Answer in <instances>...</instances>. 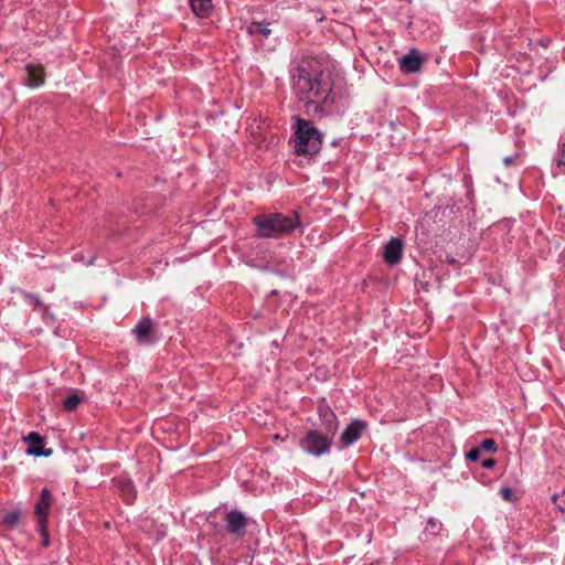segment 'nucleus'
Instances as JSON below:
<instances>
[{"label": "nucleus", "mask_w": 565, "mask_h": 565, "mask_svg": "<svg viewBox=\"0 0 565 565\" xmlns=\"http://www.w3.org/2000/svg\"><path fill=\"white\" fill-rule=\"evenodd\" d=\"M294 90L306 103L307 111L326 113L333 104L332 82L329 72L312 57L303 58L296 68Z\"/></svg>", "instance_id": "obj_1"}, {"label": "nucleus", "mask_w": 565, "mask_h": 565, "mask_svg": "<svg viewBox=\"0 0 565 565\" xmlns=\"http://www.w3.org/2000/svg\"><path fill=\"white\" fill-rule=\"evenodd\" d=\"M53 503L51 492L44 488L41 490L39 501L35 504V514L38 516L39 526L44 531L47 524L49 510Z\"/></svg>", "instance_id": "obj_7"}, {"label": "nucleus", "mask_w": 565, "mask_h": 565, "mask_svg": "<svg viewBox=\"0 0 565 565\" xmlns=\"http://www.w3.org/2000/svg\"><path fill=\"white\" fill-rule=\"evenodd\" d=\"M502 498L507 501H513V491L511 488H502L500 491Z\"/></svg>", "instance_id": "obj_23"}, {"label": "nucleus", "mask_w": 565, "mask_h": 565, "mask_svg": "<svg viewBox=\"0 0 565 565\" xmlns=\"http://www.w3.org/2000/svg\"><path fill=\"white\" fill-rule=\"evenodd\" d=\"M424 60L419 52L412 49L406 55L399 58V68L405 74L417 73L420 71Z\"/></svg>", "instance_id": "obj_11"}, {"label": "nucleus", "mask_w": 565, "mask_h": 565, "mask_svg": "<svg viewBox=\"0 0 565 565\" xmlns=\"http://www.w3.org/2000/svg\"><path fill=\"white\" fill-rule=\"evenodd\" d=\"M20 518L21 514L19 511H10L4 515L3 524L9 529H13L18 525Z\"/></svg>", "instance_id": "obj_17"}, {"label": "nucleus", "mask_w": 565, "mask_h": 565, "mask_svg": "<svg viewBox=\"0 0 565 565\" xmlns=\"http://www.w3.org/2000/svg\"><path fill=\"white\" fill-rule=\"evenodd\" d=\"M480 450L482 451H495L497 450V447H495V443L493 439H484L480 446H479Z\"/></svg>", "instance_id": "obj_21"}, {"label": "nucleus", "mask_w": 565, "mask_h": 565, "mask_svg": "<svg viewBox=\"0 0 565 565\" xmlns=\"http://www.w3.org/2000/svg\"><path fill=\"white\" fill-rule=\"evenodd\" d=\"M24 298L29 301V303L34 305V309H46L45 305L39 299V297L34 294L23 292Z\"/></svg>", "instance_id": "obj_19"}, {"label": "nucleus", "mask_w": 565, "mask_h": 565, "mask_svg": "<svg viewBox=\"0 0 565 565\" xmlns=\"http://www.w3.org/2000/svg\"><path fill=\"white\" fill-rule=\"evenodd\" d=\"M318 415L324 431L334 436L338 431L339 422L333 411L328 404L320 403L318 405Z\"/></svg>", "instance_id": "obj_9"}, {"label": "nucleus", "mask_w": 565, "mask_h": 565, "mask_svg": "<svg viewBox=\"0 0 565 565\" xmlns=\"http://www.w3.org/2000/svg\"><path fill=\"white\" fill-rule=\"evenodd\" d=\"M40 530H41V534L43 536L42 545L46 547V546H49V536H47V533H46V529L44 530V532H43V530L41 527H40Z\"/></svg>", "instance_id": "obj_26"}, {"label": "nucleus", "mask_w": 565, "mask_h": 565, "mask_svg": "<svg viewBox=\"0 0 565 565\" xmlns=\"http://www.w3.org/2000/svg\"><path fill=\"white\" fill-rule=\"evenodd\" d=\"M119 491L121 498L128 503L131 504L136 499V490L130 480H120L119 481Z\"/></svg>", "instance_id": "obj_16"}, {"label": "nucleus", "mask_w": 565, "mask_h": 565, "mask_svg": "<svg viewBox=\"0 0 565 565\" xmlns=\"http://www.w3.org/2000/svg\"><path fill=\"white\" fill-rule=\"evenodd\" d=\"M333 435L329 433H321L312 429L307 431L305 437L300 441V447L303 451L319 457L328 454L333 441Z\"/></svg>", "instance_id": "obj_4"}, {"label": "nucleus", "mask_w": 565, "mask_h": 565, "mask_svg": "<svg viewBox=\"0 0 565 565\" xmlns=\"http://www.w3.org/2000/svg\"><path fill=\"white\" fill-rule=\"evenodd\" d=\"M24 441L30 444L28 449V454L30 455L35 457H50L53 454V449L44 448V439L39 433L31 431L26 437H24Z\"/></svg>", "instance_id": "obj_10"}, {"label": "nucleus", "mask_w": 565, "mask_h": 565, "mask_svg": "<svg viewBox=\"0 0 565 565\" xmlns=\"http://www.w3.org/2000/svg\"><path fill=\"white\" fill-rule=\"evenodd\" d=\"M271 24L270 21H255L253 20L246 28V32L250 36H262L264 39L269 38L271 34V30L269 29V25Z\"/></svg>", "instance_id": "obj_13"}, {"label": "nucleus", "mask_w": 565, "mask_h": 565, "mask_svg": "<svg viewBox=\"0 0 565 565\" xmlns=\"http://www.w3.org/2000/svg\"><path fill=\"white\" fill-rule=\"evenodd\" d=\"M322 145L320 131L309 120L297 118L294 149L298 156H313Z\"/></svg>", "instance_id": "obj_3"}, {"label": "nucleus", "mask_w": 565, "mask_h": 565, "mask_svg": "<svg viewBox=\"0 0 565 565\" xmlns=\"http://www.w3.org/2000/svg\"><path fill=\"white\" fill-rule=\"evenodd\" d=\"M136 340L141 345H149L157 341L154 322L150 318L141 319L134 329Z\"/></svg>", "instance_id": "obj_5"}, {"label": "nucleus", "mask_w": 565, "mask_h": 565, "mask_svg": "<svg viewBox=\"0 0 565 565\" xmlns=\"http://www.w3.org/2000/svg\"><path fill=\"white\" fill-rule=\"evenodd\" d=\"M448 263H449V264H455V263H456V260H455V258H449V259H448Z\"/></svg>", "instance_id": "obj_28"}, {"label": "nucleus", "mask_w": 565, "mask_h": 565, "mask_svg": "<svg viewBox=\"0 0 565 565\" xmlns=\"http://www.w3.org/2000/svg\"><path fill=\"white\" fill-rule=\"evenodd\" d=\"M480 448L477 447V448H472L468 454H467V459L470 460V461H477L480 457Z\"/></svg>", "instance_id": "obj_22"}, {"label": "nucleus", "mask_w": 565, "mask_h": 565, "mask_svg": "<svg viewBox=\"0 0 565 565\" xmlns=\"http://www.w3.org/2000/svg\"><path fill=\"white\" fill-rule=\"evenodd\" d=\"M193 13L201 19L209 18L212 12V0H189Z\"/></svg>", "instance_id": "obj_15"}, {"label": "nucleus", "mask_w": 565, "mask_h": 565, "mask_svg": "<svg viewBox=\"0 0 565 565\" xmlns=\"http://www.w3.org/2000/svg\"><path fill=\"white\" fill-rule=\"evenodd\" d=\"M441 522L434 519V518H430L427 522V527L426 530L428 532H430L431 534H438L439 531L441 530Z\"/></svg>", "instance_id": "obj_20"}, {"label": "nucleus", "mask_w": 565, "mask_h": 565, "mask_svg": "<svg viewBox=\"0 0 565 565\" xmlns=\"http://www.w3.org/2000/svg\"><path fill=\"white\" fill-rule=\"evenodd\" d=\"M365 428L364 422L359 419L352 420L340 436L342 447H349L360 439Z\"/></svg>", "instance_id": "obj_8"}, {"label": "nucleus", "mask_w": 565, "mask_h": 565, "mask_svg": "<svg viewBox=\"0 0 565 565\" xmlns=\"http://www.w3.org/2000/svg\"><path fill=\"white\" fill-rule=\"evenodd\" d=\"M494 465H495V460H494V459H491V458H490V459H486V460H483V461H482V463H481V466H482L483 468H488V469H489V468H492Z\"/></svg>", "instance_id": "obj_25"}, {"label": "nucleus", "mask_w": 565, "mask_h": 565, "mask_svg": "<svg viewBox=\"0 0 565 565\" xmlns=\"http://www.w3.org/2000/svg\"><path fill=\"white\" fill-rule=\"evenodd\" d=\"M256 236L259 238H280L301 227L299 214L291 211L288 214L274 212L259 214L253 218Z\"/></svg>", "instance_id": "obj_2"}, {"label": "nucleus", "mask_w": 565, "mask_h": 565, "mask_svg": "<svg viewBox=\"0 0 565 565\" xmlns=\"http://www.w3.org/2000/svg\"><path fill=\"white\" fill-rule=\"evenodd\" d=\"M557 164L558 166H565V143L563 145L562 147V152L557 159Z\"/></svg>", "instance_id": "obj_24"}, {"label": "nucleus", "mask_w": 565, "mask_h": 565, "mask_svg": "<svg viewBox=\"0 0 565 565\" xmlns=\"http://www.w3.org/2000/svg\"><path fill=\"white\" fill-rule=\"evenodd\" d=\"M28 73V85L30 87H39L44 84V70L41 65L29 64L25 67Z\"/></svg>", "instance_id": "obj_14"}, {"label": "nucleus", "mask_w": 565, "mask_h": 565, "mask_svg": "<svg viewBox=\"0 0 565 565\" xmlns=\"http://www.w3.org/2000/svg\"><path fill=\"white\" fill-rule=\"evenodd\" d=\"M403 242L392 237L384 246L383 258L388 265H396L401 262L403 254Z\"/></svg>", "instance_id": "obj_12"}, {"label": "nucleus", "mask_w": 565, "mask_h": 565, "mask_svg": "<svg viewBox=\"0 0 565 565\" xmlns=\"http://www.w3.org/2000/svg\"><path fill=\"white\" fill-rule=\"evenodd\" d=\"M513 161H514V158H513V157H505V158L503 159V163H504L507 167L511 166V164L513 163Z\"/></svg>", "instance_id": "obj_27"}, {"label": "nucleus", "mask_w": 565, "mask_h": 565, "mask_svg": "<svg viewBox=\"0 0 565 565\" xmlns=\"http://www.w3.org/2000/svg\"><path fill=\"white\" fill-rule=\"evenodd\" d=\"M226 529L232 535L241 537L245 534L248 519L237 510H232L225 515Z\"/></svg>", "instance_id": "obj_6"}, {"label": "nucleus", "mask_w": 565, "mask_h": 565, "mask_svg": "<svg viewBox=\"0 0 565 565\" xmlns=\"http://www.w3.org/2000/svg\"><path fill=\"white\" fill-rule=\"evenodd\" d=\"M81 402L82 398L77 394H71L64 399L63 405L65 409L74 411Z\"/></svg>", "instance_id": "obj_18"}]
</instances>
